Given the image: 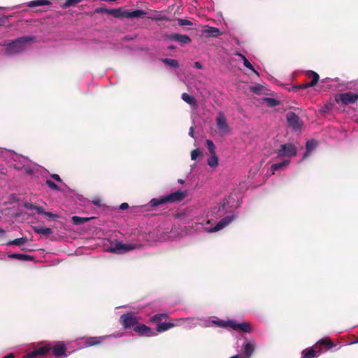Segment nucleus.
<instances>
[{"instance_id":"1","label":"nucleus","mask_w":358,"mask_h":358,"mask_svg":"<svg viewBox=\"0 0 358 358\" xmlns=\"http://www.w3.org/2000/svg\"><path fill=\"white\" fill-rule=\"evenodd\" d=\"M237 208L235 200L229 196L218 206L207 212H194L191 215L192 228L195 231L213 233L222 230L238 217L235 211Z\"/></svg>"},{"instance_id":"2","label":"nucleus","mask_w":358,"mask_h":358,"mask_svg":"<svg viewBox=\"0 0 358 358\" xmlns=\"http://www.w3.org/2000/svg\"><path fill=\"white\" fill-rule=\"evenodd\" d=\"M199 325L202 327H211L216 326L228 330H235L245 333H250L253 329L250 323L242 322H238L234 320H223L217 317H208L198 318Z\"/></svg>"},{"instance_id":"3","label":"nucleus","mask_w":358,"mask_h":358,"mask_svg":"<svg viewBox=\"0 0 358 358\" xmlns=\"http://www.w3.org/2000/svg\"><path fill=\"white\" fill-rule=\"evenodd\" d=\"M52 349L54 356L66 358L69 356L66 353V346L64 342L58 341L51 346L49 343H42L36 348L33 351L28 353L24 358H36L37 356L45 355Z\"/></svg>"},{"instance_id":"4","label":"nucleus","mask_w":358,"mask_h":358,"mask_svg":"<svg viewBox=\"0 0 358 358\" xmlns=\"http://www.w3.org/2000/svg\"><path fill=\"white\" fill-rule=\"evenodd\" d=\"M186 196V191L178 190L159 198H154L150 200L149 205L152 208H154L168 203L180 202L183 200Z\"/></svg>"},{"instance_id":"5","label":"nucleus","mask_w":358,"mask_h":358,"mask_svg":"<svg viewBox=\"0 0 358 358\" xmlns=\"http://www.w3.org/2000/svg\"><path fill=\"white\" fill-rule=\"evenodd\" d=\"M139 247L140 245L137 243L131 242L123 243L119 241H114L110 243V245L106 249V251L120 255L134 250Z\"/></svg>"},{"instance_id":"6","label":"nucleus","mask_w":358,"mask_h":358,"mask_svg":"<svg viewBox=\"0 0 358 358\" xmlns=\"http://www.w3.org/2000/svg\"><path fill=\"white\" fill-rule=\"evenodd\" d=\"M320 345H327L331 348L335 345L329 339H321L313 347L308 348L302 352L301 358H316L321 352V348Z\"/></svg>"},{"instance_id":"7","label":"nucleus","mask_w":358,"mask_h":358,"mask_svg":"<svg viewBox=\"0 0 358 358\" xmlns=\"http://www.w3.org/2000/svg\"><path fill=\"white\" fill-rule=\"evenodd\" d=\"M0 45L5 47L4 52L8 56H12L20 53L22 50V37H19L13 41H6Z\"/></svg>"},{"instance_id":"8","label":"nucleus","mask_w":358,"mask_h":358,"mask_svg":"<svg viewBox=\"0 0 358 358\" xmlns=\"http://www.w3.org/2000/svg\"><path fill=\"white\" fill-rule=\"evenodd\" d=\"M297 151L298 148L294 144L288 143L281 145L280 148L275 151V153L279 158L289 159L296 155Z\"/></svg>"},{"instance_id":"9","label":"nucleus","mask_w":358,"mask_h":358,"mask_svg":"<svg viewBox=\"0 0 358 358\" xmlns=\"http://www.w3.org/2000/svg\"><path fill=\"white\" fill-rule=\"evenodd\" d=\"M357 101L358 93L348 92L336 94L333 102L347 106L349 104L355 103Z\"/></svg>"},{"instance_id":"10","label":"nucleus","mask_w":358,"mask_h":358,"mask_svg":"<svg viewBox=\"0 0 358 358\" xmlns=\"http://www.w3.org/2000/svg\"><path fill=\"white\" fill-rule=\"evenodd\" d=\"M138 317L135 316L132 313H125L121 315L120 322L124 329L134 328L138 324Z\"/></svg>"},{"instance_id":"11","label":"nucleus","mask_w":358,"mask_h":358,"mask_svg":"<svg viewBox=\"0 0 358 358\" xmlns=\"http://www.w3.org/2000/svg\"><path fill=\"white\" fill-rule=\"evenodd\" d=\"M257 348V342L255 339L245 341L241 350L243 355H239L240 358H250Z\"/></svg>"},{"instance_id":"12","label":"nucleus","mask_w":358,"mask_h":358,"mask_svg":"<svg viewBox=\"0 0 358 358\" xmlns=\"http://www.w3.org/2000/svg\"><path fill=\"white\" fill-rule=\"evenodd\" d=\"M24 208L31 210L33 214L44 215L50 218H56L57 215L50 212H45L43 207L30 203H24Z\"/></svg>"},{"instance_id":"13","label":"nucleus","mask_w":358,"mask_h":358,"mask_svg":"<svg viewBox=\"0 0 358 358\" xmlns=\"http://www.w3.org/2000/svg\"><path fill=\"white\" fill-rule=\"evenodd\" d=\"M216 124L218 133L221 136H224L230 132V127L222 113H220L216 118Z\"/></svg>"},{"instance_id":"14","label":"nucleus","mask_w":358,"mask_h":358,"mask_svg":"<svg viewBox=\"0 0 358 358\" xmlns=\"http://www.w3.org/2000/svg\"><path fill=\"white\" fill-rule=\"evenodd\" d=\"M122 335H123L122 334L117 333L116 334H110L108 336H98V337H89V338H86V342H85V344L84 346L85 347H90V346L96 345L101 343L106 338H111V337L119 338V337L122 336Z\"/></svg>"},{"instance_id":"15","label":"nucleus","mask_w":358,"mask_h":358,"mask_svg":"<svg viewBox=\"0 0 358 358\" xmlns=\"http://www.w3.org/2000/svg\"><path fill=\"white\" fill-rule=\"evenodd\" d=\"M24 174L28 176H35L39 171V166L31 162L29 159L24 157Z\"/></svg>"},{"instance_id":"16","label":"nucleus","mask_w":358,"mask_h":358,"mask_svg":"<svg viewBox=\"0 0 358 358\" xmlns=\"http://www.w3.org/2000/svg\"><path fill=\"white\" fill-rule=\"evenodd\" d=\"M288 125L294 131H300L302 122L296 113H289L287 116Z\"/></svg>"},{"instance_id":"17","label":"nucleus","mask_w":358,"mask_h":358,"mask_svg":"<svg viewBox=\"0 0 358 358\" xmlns=\"http://www.w3.org/2000/svg\"><path fill=\"white\" fill-rule=\"evenodd\" d=\"M134 330L137 332L141 336H145L147 337H152L157 335V332L152 330L149 327L142 324H138L134 329Z\"/></svg>"},{"instance_id":"18","label":"nucleus","mask_w":358,"mask_h":358,"mask_svg":"<svg viewBox=\"0 0 358 358\" xmlns=\"http://www.w3.org/2000/svg\"><path fill=\"white\" fill-rule=\"evenodd\" d=\"M168 38L171 41L180 43L181 45L187 44L191 42V38L187 35L171 34L168 36Z\"/></svg>"},{"instance_id":"19","label":"nucleus","mask_w":358,"mask_h":358,"mask_svg":"<svg viewBox=\"0 0 358 358\" xmlns=\"http://www.w3.org/2000/svg\"><path fill=\"white\" fill-rule=\"evenodd\" d=\"M317 145V141L314 139L307 141L306 144V152L303 154V159H305L310 156L313 152L316 149Z\"/></svg>"},{"instance_id":"20","label":"nucleus","mask_w":358,"mask_h":358,"mask_svg":"<svg viewBox=\"0 0 358 358\" xmlns=\"http://www.w3.org/2000/svg\"><path fill=\"white\" fill-rule=\"evenodd\" d=\"M289 164L290 160L285 159L281 162L272 164L269 170L270 174L274 175L276 171L285 169Z\"/></svg>"},{"instance_id":"21","label":"nucleus","mask_w":358,"mask_h":358,"mask_svg":"<svg viewBox=\"0 0 358 358\" xmlns=\"http://www.w3.org/2000/svg\"><path fill=\"white\" fill-rule=\"evenodd\" d=\"M146 12L143 10H124L123 17L126 18H134V17H141L146 15Z\"/></svg>"},{"instance_id":"22","label":"nucleus","mask_w":358,"mask_h":358,"mask_svg":"<svg viewBox=\"0 0 358 358\" xmlns=\"http://www.w3.org/2000/svg\"><path fill=\"white\" fill-rule=\"evenodd\" d=\"M203 34L206 37H218L222 34V32L217 27H207V28L203 31Z\"/></svg>"},{"instance_id":"23","label":"nucleus","mask_w":358,"mask_h":358,"mask_svg":"<svg viewBox=\"0 0 358 358\" xmlns=\"http://www.w3.org/2000/svg\"><path fill=\"white\" fill-rule=\"evenodd\" d=\"M177 324L172 322H159V324L157 325L155 331L157 334L158 332L162 333L174 327Z\"/></svg>"},{"instance_id":"24","label":"nucleus","mask_w":358,"mask_h":358,"mask_svg":"<svg viewBox=\"0 0 358 358\" xmlns=\"http://www.w3.org/2000/svg\"><path fill=\"white\" fill-rule=\"evenodd\" d=\"M33 229L36 233H37L40 235L44 236H48L53 232L52 229L49 227H43L36 226V227H34Z\"/></svg>"},{"instance_id":"25","label":"nucleus","mask_w":358,"mask_h":358,"mask_svg":"<svg viewBox=\"0 0 358 358\" xmlns=\"http://www.w3.org/2000/svg\"><path fill=\"white\" fill-rule=\"evenodd\" d=\"M209 155H210V156L207 159L208 165L213 169L217 168L218 166V164H219V159H218V157H217V154L214 153V154H209Z\"/></svg>"},{"instance_id":"26","label":"nucleus","mask_w":358,"mask_h":358,"mask_svg":"<svg viewBox=\"0 0 358 358\" xmlns=\"http://www.w3.org/2000/svg\"><path fill=\"white\" fill-rule=\"evenodd\" d=\"M180 234L175 230H171L167 234H165L162 238H160V240L162 241H166L167 240H176L179 238Z\"/></svg>"},{"instance_id":"27","label":"nucleus","mask_w":358,"mask_h":358,"mask_svg":"<svg viewBox=\"0 0 358 358\" xmlns=\"http://www.w3.org/2000/svg\"><path fill=\"white\" fill-rule=\"evenodd\" d=\"M180 320H184L186 323L185 327L187 328H193L196 326L199 325V320L198 318L189 317V318H181Z\"/></svg>"},{"instance_id":"28","label":"nucleus","mask_w":358,"mask_h":358,"mask_svg":"<svg viewBox=\"0 0 358 358\" xmlns=\"http://www.w3.org/2000/svg\"><path fill=\"white\" fill-rule=\"evenodd\" d=\"M168 314L166 313H158L151 317L150 320V322L156 323L157 324H159V322H162V320H166Z\"/></svg>"},{"instance_id":"29","label":"nucleus","mask_w":358,"mask_h":358,"mask_svg":"<svg viewBox=\"0 0 358 358\" xmlns=\"http://www.w3.org/2000/svg\"><path fill=\"white\" fill-rule=\"evenodd\" d=\"M307 74L310 78H312V80L310 83H308V86L316 85V84L318 83V80L320 78L318 73H317L316 72H315L313 71H308Z\"/></svg>"},{"instance_id":"30","label":"nucleus","mask_w":358,"mask_h":358,"mask_svg":"<svg viewBox=\"0 0 358 358\" xmlns=\"http://www.w3.org/2000/svg\"><path fill=\"white\" fill-rule=\"evenodd\" d=\"M51 3L49 0H34L27 3V6L29 7H34V6H41L50 5Z\"/></svg>"},{"instance_id":"31","label":"nucleus","mask_w":358,"mask_h":358,"mask_svg":"<svg viewBox=\"0 0 358 358\" xmlns=\"http://www.w3.org/2000/svg\"><path fill=\"white\" fill-rule=\"evenodd\" d=\"M263 101L266 106L269 107H274L278 106L280 103L279 100L269 97L264 98Z\"/></svg>"},{"instance_id":"32","label":"nucleus","mask_w":358,"mask_h":358,"mask_svg":"<svg viewBox=\"0 0 358 358\" xmlns=\"http://www.w3.org/2000/svg\"><path fill=\"white\" fill-rule=\"evenodd\" d=\"M162 62L173 68H178L179 63L178 60L173 59L164 58L162 59Z\"/></svg>"},{"instance_id":"33","label":"nucleus","mask_w":358,"mask_h":358,"mask_svg":"<svg viewBox=\"0 0 358 358\" xmlns=\"http://www.w3.org/2000/svg\"><path fill=\"white\" fill-rule=\"evenodd\" d=\"M149 18H150L152 20H156V21H169L170 20V19L168 17L161 14L159 12H157L154 15L149 17Z\"/></svg>"},{"instance_id":"34","label":"nucleus","mask_w":358,"mask_h":358,"mask_svg":"<svg viewBox=\"0 0 358 358\" xmlns=\"http://www.w3.org/2000/svg\"><path fill=\"white\" fill-rule=\"evenodd\" d=\"M108 14L113 15L115 17H123L124 11L121 8L109 9Z\"/></svg>"},{"instance_id":"35","label":"nucleus","mask_w":358,"mask_h":358,"mask_svg":"<svg viewBox=\"0 0 358 358\" xmlns=\"http://www.w3.org/2000/svg\"><path fill=\"white\" fill-rule=\"evenodd\" d=\"M47 185L52 190H57V191H64V189L62 187H59L58 185H57L53 181H52L50 179H47L45 181Z\"/></svg>"},{"instance_id":"36","label":"nucleus","mask_w":358,"mask_h":358,"mask_svg":"<svg viewBox=\"0 0 358 358\" xmlns=\"http://www.w3.org/2000/svg\"><path fill=\"white\" fill-rule=\"evenodd\" d=\"M90 217H78V216H73L72 217V220L74 224H83L86 222H87L88 220H90Z\"/></svg>"},{"instance_id":"37","label":"nucleus","mask_w":358,"mask_h":358,"mask_svg":"<svg viewBox=\"0 0 358 358\" xmlns=\"http://www.w3.org/2000/svg\"><path fill=\"white\" fill-rule=\"evenodd\" d=\"M182 99L189 104H194L196 102L194 97L187 93H183L182 94Z\"/></svg>"},{"instance_id":"38","label":"nucleus","mask_w":358,"mask_h":358,"mask_svg":"<svg viewBox=\"0 0 358 358\" xmlns=\"http://www.w3.org/2000/svg\"><path fill=\"white\" fill-rule=\"evenodd\" d=\"M206 146H207L208 150L209 152V154L216 153L215 145L211 140H209V139L206 140Z\"/></svg>"},{"instance_id":"39","label":"nucleus","mask_w":358,"mask_h":358,"mask_svg":"<svg viewBox=\"0 0 358 358\" xmlns=\"http://www.w3.org/2000/svg\"><path fill=\"white\" fill-rule=\"evenodd\" d=\"M8 246L22 245V238H18L13 241H8L6 244Z\"/></svg>"},{"instance_id":"40","label":"nucleus","mask_w":358,"mask_h":358,"mask_svg":"<svg viewBox=\"0 0 358 358\" xmlns=\"http://www.w3.org/2000/svg\"><path fill=\"white\" fill-rule=\"evenodd\" d=\"M264 87L259 84L255 85L254 86H251L250 90L251 92L255 94H260L263 90Z\"/></svg>"},{"instance_id":"41","label":"nucleus","mask_w":358,"mask_h":358,"mask_svg":"<svg viewBox=\"0 0 358 358\" xmlns=\"http://www.w3.org/2000/svg\"><path fill=\"white\" fill-rule=\"evenodd\" d=\"M201 155V150L199 148H196V149L192 150L191 152L192 160H196Z\"/></svg>"},{"instance_id":"42","label":"nucleus","mask_w":358,"mask_h":358,"mask_svg":"<svg viewBox=\"0 0 358 358\" xmlns=\"http://www.w3.org/2000/svg\"><path fill=\"white\" fill-rule=\"evenodd\" d=\"M243 64L246 68H248L250 70H251L252 71H253L255 74L259 75L258 72L254 69V67L252 66V65L250 64V62L248 61V59L247 58H244Z\"/></svg>"},{"instance_id":"43","label":"nucleus","mask_w":358,"mask_h":358,"mask_svg":"<svg viewBox=\"0 0 358 358\" xmlns=\"http://www.w3.org/2000/svg\"><path fill=\"white\" fill-rule=\"evenodd\" d=\"M178 23L180 26H190L193 24L190 20L181 18L178 19Z\"/></svg>"},{"instance_id":"44","label":"nucleus","mask_w":358,"mask_h":358,"mask_svg":"<svg viewBox=\"0 0 358 358\" xmlns=\"http://www.w3.org/2000/svg\"><path fill=\"white\" fill-rule=\"evenodd\" d=\"M7 257L10 259H17L22 260V253H7Z\"/></svg>"},{"instance_id":"45","label":"nucleus","mask_w":358,"mask_h":358,"mask_svg":"<svg viewBox=\"0 0 358 358\" xmlns=\"http://www.w3.org/2000/svg\"><path fill=\"white\" fill-rule=\"evenodd\" d=\"M0 154L1 155H9V156H14L15 157H17V156L14 154L12 151L10 150H6V149H3L1 148H0Z\"/></svg>"},{"instance_id":"46","label":"nucleus","mask_w":358,"mask_h":358,"mask_svg":"<svg viewBox=\"0 0 358 358\" xmlns=\"http://www.w3.org/2000/svg\"><path fill=\"white\" fill-rule=\"evenodd\" d=\"M109 9L104 7H98L94 10L96 13H107L108 14Z\"/></svg>"},{"instance_id":"47","label":"nucleus","mask_w":358,"mask_h":358,"mask_svg":"<svg viewBox=\"0 0 358 358\" xmlns=\"http://www.w3.org/2000/svg\"><path fill=\"white\" fill-rule=\"evenodd\" d=\"M51 178L55 180L57 182H59L60 183H62L64 187H66V185L63 183L62 180L61 179L60 176L57 174H52Z\"/></svg>"},{"instance_id":"48","label":"nucleus","mask_w":358,"mask_h":358,"mask_svg":"<svg viewBox=\"0 0 358 358\" xmlns=\"http://www.w3.org/2000/svg\"><path fill=\"white\" fill-rule=\"evenodd\" d=\"M6 236V231L0 228V240L4 239Z\"/></svg>"},{"instance_id":"49","label":"nucleus","mask_w":358,"mask_h":358,"mask_svg":"<svg viewBox=\"0 0 358 358\" xmlns=\"http://www.w3.org/2000/svg\"><path fill=\"white\" fill-rule=\"evenodd\" d=\"M128 208H129V205L127 203H122L120 206V209H121V210H125V209H127Z\"/></svg>"},{"instance_id":"50","label":"nucleus","mask_w":358,"mask_h":358,"mask_svg":"<svg viewBox=\"0 0 358 358\" xmlns=\"http://www.w3.org/2000/svg\"><path fill=\"white\" fill-rule=\"evenodd\" d=\"M194 66L196 68V69H201L203 68L201 64L199 62H196L194 63Z\"/></svg>"},{"instance_id":"51","label":"nucleus","mask_w":358,"mask_h":358,"mask_svg":"<svg viewBox=\"0 0 358 358\" xmlns=\"http://www.w3.org/2000/svg\"><path fill=\"white\" fill-rule=\"evenodd\" d=\"M189 135L191 137H192V138H194V127H193V126H192V127H190V129H189Z\"/></svg>"},{"instance_id":"52","label":"nucleus","mask_w":358,"mask_h":358,"mask_svg":"<svg viewBox=\"0 0 358 358\" xmlns=\"http://www.w3.org/2000/svg\"><path fill=\"white\" fill-rule=\"evenodd\" d=\"M14 357H15V355L13 353H9L2 358H14Z\"/></svg>"},{"instance_id":"53","label":"nucleus","mask_w":358,"mask_h":358,"mask_svg":"<svg viewBox=\"0 0 358 358\" xmlns=\"http://www.w3.org/2000/svg\"><path fill=\"white\" fill-rule=\"evenodd\" d=\"M308 83H306V84H303V85H301L299 86V88L301 89H306L308 87H310L311 86H308Z\"/></svg>"},{"instance_id":"54","label":"nucleus","mask_w":358,"mask_h":358,"mask_svg":"<svg viewBox=\"0 0 358 358\" xmlns=\"http://www.w3.org/2000/svg\"><path fill=\"white\" fill-rule=\"evenodd\" d=\"M31 257L30 255L24 254V261H28V260H31Z\"/></svg>"},{"instance_id":"55","label":"nucleus","mask_w":358,"mask_h":358,"mask_svg":"<svg viewBox=\"0 0 358 358\" xmlns=\"http://www.w3.org/2000/svg\"><path fill=\"white\" fill-rule=\"evenodd\" d=\"M289 109H293L294 110H300V111L303 110L301 108L296 107V106H292V107L289 108Z\"/></svg>"},{"instance_id":"56","label":"nucleus","mask_w":358,"mask_h":358,"mask_svg":"<svg viewBox=\"0 0 358 358\" xmlns=\"http://www.w3.org/2000/svg\"><path fill=\"white\" fill-rule=\"evenodd\" d=\"M93 203L96 206H101V201L99 199L94 200Z\"/></svg>"},{"instance_id":"57","label":"nucleus","mask_w":358,"mask_h":358,"mask_svg":"<svg viewBox=\"0 0 358 358\" xmlns=\"http://www.w3.org/2000/svg\"><path fill=\"white\" fill-rule=\"evenodd\" d=\"M23 40H24V43H25V42H27V41H31V38H29V37H28V36H24Z\"/></svg>"},{"instance_id":"58","label":"nucleus","mask_w":358,"mask_h":358,"mask_svg":"<svg viewBox=\"0 0 358 358\" xmlns=\"http://www.w3.org/2000/svg\"><path fill=\"white\" fill-rule=\"evenodd\" d=\"M236 55L239 56L243 59V61L244 60V58H246L243 54L236 53Z\"/></svg>"},{"instance_id":"59","label":"nucleus","mask_w":358,"mask_h":358,"mask_svg":"<svg viewBox=\"0 0 358 358\" xmlns=\"http://www.w3.org/2000/svg\"><path fill=\"white\" fill-rule=\"evenodd\" d=\"M0 259L5 260L6 259V255L5 254H0Z\"/></svg>"},{"instance_id":"60","label":"nucleus","mask_w":358,"mask_h":358,"mask_svg":"<svg viewBox=\"0 0 358 358\" xmlns=\"http://www.w3.org/2000/svg\"><path fill=\"white\" fill-rule=\"evenodd\" d=\"M357 116H358V113L355 114L353 119L355 120V121L358 122V118L357 117Z\"/></svg>"},{"instance_id":"61","label":"nucleus","mask_w":358,"mask_h":358,"mask_svg":"<svg viewBox=\"0 0 358 358\" xmlns=\"http://www.w3.org/2000/svg\"><path fill=\"white\" fill-rule=\"evenodd\" d=\"M326 108L327 110H331L332 109L331 107L329 106L328 105H326Z\"/></svg>"},{"instance_id":"62","label":"nucleus","mask_w":358,"mask_h":358,"mask_svg":"<svg viewBox=\"0 0 358 358\" xmlns=\"http://www.w3.org/2000/svg\"><path fill=\"white\" fill-rule=\"evenodd\" d=\"M169 48H170V49H171V50H173V49H174V46L171 45V46H169Z\"/></svg>"},{"instance_id":"63","label":"nucleus","mask_w":358,"mask_h":358,"mask_svg":"<svg viewBox=\"0 0 358 358\" xmlns=\"http://www.w3.org/2000/svg\"><path fill=\"white\" fill-rule=\"evenodd\" d=\"M357 83H358V80H357Z\"/></svg>"},{"instance_id":"64","label":"nucleus","mask_w":358,"mask_h":358,"mask_svg":"<svg viewBox=\"0 0 358 358\" xmlns=\"http://www.w3.org/2000/svg\"><path fill=\"white\" fill-rule=\"evenodd\" d=\"M357 342H358V340H357Z\"/></svg>"}]
</instances>
